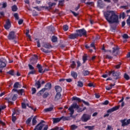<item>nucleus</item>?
Masks as SVG:
<instances>
[{"label": "nucleus", "instance_id": "nucleus-1", "mask_svg": "<svg viewBox=\"0 0 130 130\" xmlns=\"http://www.w3.org/2000/svg\"><path fill=\"white\" fill-rule=\"evenodd\" d=\"M104 15L109 24H113L111 25L110 30L112 32H115V30H116V27L119 24L118 15L115 13L114 11L112 10L105 11L104 13Z\"/></svg>", "mask_w": 130, "mask_h": 130}, {"label": "nucleus", "instance_id": "nucleus-2", "mask_svg": "<svg viewBox=\"0 0 130 130\" xmlns=\"http://www.w3.org/2000/svg\"><path fill=\"white\" fill-rule=\"evenodd\" d=\"M74 109H77V112L80 113L83 112V109L81 108H80L78 104L76 102H74L73 104L68 109V110L70 111V115H73L74 113L75 112V110Z\"/></svg>", "mask_w": 130, "mask_h": 130}, {"label": "nucleus", "instance_id": "nucleus-3", "mask_svg": "<svg viewBox=\"0 0 130 130\" xmlns=\"http://www.w3.org/2000/svg\"><path fill=\"white\" fill-rule=\"evenodd\" d=\"M72 101H77L79 103H81V102H83V104H84L85 105H86V106H90V103L88 102H86L84 101V100H82L79 98H78L77 96H73L72 98Z\"/></svg>", "mask_w": 130, "mask_h": 130}, {"label": "nucleus", "instance_id": "nucleus-4", "mask_svg": "<svg viewBox=\"0 0 130 130\" xmlns=\"http://www.w3.org/2000/svg\"><path fill=\"white\" fill-rule=\"evenodd\" d=\"M76 32L78 36H79V37H82V36H85V37H87V31H86L85 28L77 29L76 30Z\"/></svg>", "mask_w": 130, "mask_h": 130}, {"label": "nucleus", "instance_id": "nucleus-5", "mask_svg": "<svg viewBox=\"0 0 130 130\" xmlns=\"http://www.w3.org/2000/svg\"><path fill=\"white\" fill-rule=\"evenodd\" d=\"M119 109V106H116L107 111V113L104 115V117H108L109 116V113H111L114 112V111H116V110H118Z\"/></svg>", "mask_w": 130, "mask_h": 130}, {"label": "nucleus", "instance_id": "nucleus-6", "mask_svg": "<svg viewBox=\"0 0 130 130\" xmlns=\"http://www.w3.org/2000/svg\"><path fill=\"white\" fill-rule=\"evenodd\" d=\"M110 74H112L113 77H114V80H118L120 79V72L115 71H112L110 72Z\"/></svg>", "mask_w": 130, "mask_h": 130}, {"label": "nucleus", "instance_id": "nucleus-7", "mask_svg": "<svg viewBox=\"0 0 130 130\" xmlns=\"http://www.w3.org/2000/svg\"><path fill=\"white\" fill-rule=\"evenodd\" d=\"M90 119H91V115L87 114H83L81 117V120L83 122H87Z\"/></svg>", "mask_w": 130, "mask_h": 130}, {"label": "nucleus", "instance_id": "nucleus-8", "mask_svg": "<svg viewBox=\"0 0 130 130\" xmlns=\"http://www.w3.org/2000/svg\"><path fill=\"white\" fill-rule=\"evenodd\" d=\"M29 60L31 64H35L36 63H37V61H38V56L36 54L34 55L32 57L29 59Z\"/></svg>", "mask_w": 130, "mask_h": 130}, {"label": "nucleus", "instance_id": "nucleus-9", "mask_svg": "<svg viewBox=\"0 0 130 130\" xmlns=\"http://www.w3.org/2000/svg\"><path fill=\"white\" fill-rule=\"evenodd\" d=\"M7 59L4 58L0 59V68H6L7 66Z\"/></svg>", "mask_w": 130, "mask_h": 130}, {"label": "nucleus", "instance_id": "nucleus-10", "mask_svg": "<svg viewBox=\"0 0 130 130\" xmlns=\"http://www.w3.org/2000/svg\"><path fill=\"white\" fill-rule=\"evenodd\" d=\"M120 122L121 124V126L124 127L126 126L128 124H129L130 123V119H126V118H125L123 120H120Z\"/></svg>", "mask_w": 130, "mask_h": 130}, {"label": "nucleus", "instance_id": "nucleus-11", "mask_svg": "<svg viewBox=\"0 0 130 130\" xmlns=\"http://www.w3.org/2000/svg\"><path fill=\"white\" fill-rule=\"evenodd\" d=\"M9 40H14L15 38H16V36H15V31H12L9 32V35L7 37Z\"/></svg>", "mask_w": 130, "mask_h": 130}, {"label": "nucleus", "instance_id": "nucleus-12", "mask_svg": "<svg viewBox=\"0 0 130 130\" xmlns=\"http://www.w3.org/2000/svg\"><path fill=\"white\" fill-rule=\"evenodd\" d=\"M118 51H119V48L118 46L114 47L113 48L112 53L114 56H116V55L118 54Z\"/></svg>", "mask_w": 130, "mask_h": 130}, {"label": "nucleus", "instance_id": "nucleus-13", "mask_svg": "<svg viewBox=\"0 0 130 130\" xmlns=\"http://www.w3.org/2000/svg\"><path fill=\"white\" fill-rule=\"evenodd\" d=\"M52 85H51V83L48 82L45 85V88H42V91H46V90H50Z\"/></svg>", "mask_w": 130, "mask_h": 130}, {"label": "nucleus", "instance_id": "nucleus-14", "mask_svg": "<svg viewBox=\"0 0 130 130\" xmlns=\"http://www.w3.org/2000/svg\"><path fill=\"white\" fill-rule=\"evenodd\" d=\"M4 27L6 30H9L11 28V21L8 19L6 20V24L4 25Z\"/></svg>", "mask_w": 130, "mask_h": 130}, {"label": "nucleus", "instance_id": "nucleus-15", "mask_svg": "<svg viewBox=\"0 0 130 130\" xmlns=\"http://www.w3.org/2000/svg\"><path fill=\"white\" fill-rule=\"evenodd\" d=\"M104 6H105V4H104V3H103V1H102V0H98V7H99L100 9H103V8H104Z\"/></svg>", "mask_w": 130, "mask_h": 130}, {"label": "nucleus", "instance_id": "nucleus-16", "mask_svg": "<svg viewBox=\"0 0 130 130\" xmlns=\"http://www.w3.org/2000/svg\"><path fill=\"white\" fill-rule=\"evenodd\" d=\"M78 37H79V36H78V34L77 33L71 34L69 36V39H72L73 40L78 38Z\"/></svg>", "mask_w": 130, "mask_h": 130}, {"label": "nucleus", "instance_id": "nucleus-17", "mask_svg": "<svg viewBox=\"0 0 130 130\" xmlns=\"http://www.w3.org/2000/svg\"><path fill=\"white\" fill-rule=\"evenodd\" d=\"M43 47H44L45 48H47V49H50L52 48V46L50 45V44L49 43H45L43 45Z\"/></svg>", "mask_w": 130, "mask_h": 130}, {"label": "nucleus", "instance_id": "nucleus-18", "mask_svg": "<svg viewBox=\"0 0 130 130\" xmlns=\"http://www.w3.org/2000/svg\"><path fill=\"white\" fill-rule=\"evenodd\" d=\"M55 90L56 93H61V91H62V89L59 85L55 86Z\"/></svg>", "mask_w": 130, "mask_h": 130}, {"label": "nucleus", "instance_id": "nucleus-19", "mask_svg": "<svg viewBox=\"0 0 130 130\" xmlns=\"http://www.w3.org/2000/svg\"><path fill=\"white\" fill-rule=\"evenodd\" d=\"M61 97V93L57 92L54 98V101H58L59 99H60Z\"/></svg>", "mask_w": 130, "mask_h": 130}, {"label": "nucleus", "instance_id": "nucleus-20", "mask_svg": "<svg viewBox=\"0 0 130 130\" xmlns=\"http://www.w3.org/2000/svg\"><path fill=\"white\" fill-rule=\"evenodd\" d=\"M37 68L39 70V73H40V74H43V69L42 68L43 67L41 66V64H38L37 66Z\"/></svg>", "mask_w": 130, "mask_h": 130}, {"label": "nucleus", "instance_id": "nucleus-21", "mask_svg": "<svg viewBox=\"0 0 130 130\" xmlns=\"http://www.w3.org/2000/svg\"><path fill=\"white\" fill-rule=\"evenodd\" d=\"M61 120H63V121H66V120H71V117L70 116H61L60 117Z\"/></svg>", "mask_w": 130, "mask_h": 130}, {"label": "nucleus", "instance_id": "nucleus-22", "mask_svg": "<svg viewBox=\"0 0 130 130\" xmlns=\"http://www.w3.org/2000/svg\"><path fill=\"white\" fill-rule=\"evenodd\" d=\"M82 76H84V77H87V76H88V75H90V72L88 70H83L82 72Z\"/></svg>", "mask_w": 130, "mask_h": 130}, {"label": "nucleus", "instance_id": "nucleus-23", "mask_svg": "<svg viewBox=\"0 0 130 130\" xmlns=\"http://www.w3.org/2000/svg\"><path fill=\"white\" fill-rule=\"evenodd\" d=\"M53 110V106L48 108H46L44 110L45 112H50Z\"/></svg>", "mask_w": 130, "mask_h": 130}, {"label": "nucleus", "instance_id": "nucleus-24", "mask_svg": "<svg viewBox=\"0 0 130 130\" xmlns=\"http://www.w3.org/2000/svg\"><path fill=\"white\" fill-rule=\"evenodd\" d=\"M61 120L60 118H53V123H57L59 122Z\"/></svg>", "mask_w": 130, "mask_h": 130}, {"label": "nucleus", "instance_id": "nucleus-25", "mask_svg": "<svg viewBox=\"0 0 130 130\" xmlns=\"http://www.w3.org/2000/svg\"><path fill=\"white\" fill-rule=\"evenodd\" d=\"M71 76L74 78V79H77L78 77V73L75 71H72L71 72Z\"/></svg>", "mask_w": 130, "mask_h": 130}, {"label": "nucleus", "instance_id": "nucleus-26", "mask_svg": "<svg viewBox=\"0 0 130 130\" xmlns=\"http://www.w3.org/2000/svg\"><path fill=\"white\" fill-rule=\"evenodd\" d=\"M35 86L37 88V89H40L41 87V83H40V81H38L35 83Z\"/></svg>", "mask_w": 130, "mask_h": 130}, {"label": "nucleus", "instance_id": "nucleus-27", "mask_svg": "<svg viewBox=\"0 0 130 130\" xmlns=\"http://www.w3.org/2000/svg\"><path fill=\"white\" fill-rule=\"evenodd\" d=\"M11 9L12 12H17V11H18V7L15 5L12 6Z\"/></svg>", "mask_w": 130, "mask_h": 130}, {"label": "nucleus", "instance_id": "nucleus-28", "mask_svg": "<svg viewBox=\"0 0 130 130\" xmlns=\"http://www.w3.org/2000/svg\"><path fill=\"white\" fill-rule=\"evenodd\" d=\"M48 5L50 9H51L52 7H53V6H56V3H52L49 2L48 3Z\"/></svg>", "mask_w": 130, "mask_h": 130}, {"label": "nucleus", "instance_id": "nucleus-29", "mask_svg": "<svg viewBox=\"0 0 130 130\" xmlns=\"http://www.w3.org/2000/svg\"><path fill=\"white\" fill-rule=\"evenodd\" d=\"M29 33H30V30L29 29H26V32L25 33V35L27 37L29 38V39H30L31 38V36L29 35Z\"/></svg>", "mask_w": 130, "mask_h": 130}, {"label": "nucleus", "instance_id": "nucleus-30", "mask_svg": "<svg viewBox=\"0 0 130 130\" xmlns=\"http://www.w3.org/2000/svg\"><path fill=\"white\" fill-rule=\"evenodd\" d=\"M94 127H95L94 125H92V126H84V128H88V130H93V129H94Z\"/></svg>", "mask_w": 130, "mask_h": 130}, {"label": "nucleus", "instance_id": "nucleus-31", "mask_svg": "<svg viewBox=\"0 0 130 130\" xmlns=\"http://www.w3.org/2000/svg\"><path fill=\"white\" fill-rule=\"evenodd\" d=\"M76 62H75V61H72L71 64V68H72V69H75L76 68Z\"/></svg>", "mask_w": 130, "mask_h": 130}, {"label": "nucleus", "instance_id": "nucleus-32", "mask_svg": "<svg viewBox=\"0 0 130 130\" xmlns=\"http://www.w3.org/2000/svg\"><path fill=\"white\" fill-rule=\"evenodd\" d=\"M7 73L8 75H10L11 76H15V72L13 70H10Z\"/></svg>", "mask_w": 130, "mask_h": 130}, {"label": "nucleus", "instance_id": "nucleus-33", "mask_svg": "<svg viewBox=\"0 0 130 130\" xmlns=\"http://www.w3.org/2000/svg\"><path fill=\"white\" fill-rule=\"evenodd\" d=\"M57 42V37L55 36L52 37V42Z\"/></svg>", "mask_w": 130, "mask_h": 130}, {"label": "nucleus", "instance_id": "nucleus-34", "mask_svg": "<svg viewBox=\"0 0 130 130\" xmlns=\"http://www.w3.org/2000/svg\"><path fill=\"white\" fill-rule=\"evenodd\" d=\"M83 86H84V83H83V82H82L81 81H78V84H77V86L78 87H83Z\"/></svg>", "mask_w": 130, "mask_h": 130}, {"label": "nucleus", "instance_id": "nucleus-35", "mask_svg": "<svg viewBox=\"0 0 130 130\" xmlns=\"http://www.w3.org/2000/svg\"><path fill=\"white\" fill-rule=\"evenodd\" d=\"M20 86L21 85H20V83L18 82H16L14 83L13 88H19V87H20Z\"/></svg>", "mask_w": 130, "mask_h": 130}, {"label": "nucleus", "instance_id": "nucleus-36", "mask_svg": "<svg viewBox=\"0 0 130 130\" xmlns=\"http://www.w3.org/2000/svg\"><path fill=\"white\" fill-rule=\"evenodd\" d=\"M32 125H35L37 123V120H36V117H34L32 120Z\"/></svg>", "mask_w": 130, "mask_h": 130}, {"label": "nucleus", "instance_id": "nucleus-37", "mask_svg": "<svg viewBox=\"0 0 130 130\" xmlns=\"http://www.w3.org/2000/svg\"><path fill=\"white\" fill-rule=\"evenodd\" d=\"M82 60L83 61V63H85L86 62V61L88 60V56H83Z\"/></svg>", "mask_w": 130, "mask_h": 130}, {"label": "nucleus", "instance_id": "nucleus-38", "mask_svg": "<svg viewBox=\"0 0 130 130\" xmlns=\"http://www.w3.org/2000/svg\"><path fill=\"white\" fill-rule=\"evenodd\" d=\"M23 92H24V89H21L18 90V91H17V94H18L19 95H21V96H22V95H23Z\"/></svg>", "mask_w": 130, "mask_h": 130}, {"label": "nucleus", "instance_id": "nucleus-39", "mask_svg": "<svg viewBox=\"0 0 130 130\" xmlns=\"http://www.w3.org/2000/svg\"><path fill=\"white\" fill-rule=\"evenodd\" d=\"M49 30L50 31V32H52V33H54V27L51 26H49Z\"/></svg>", "mask_w": 130, "mask_h": 130}, {"label": "nucleus", "instance_id": "nucleus-40", "mask_svg": "<svg viewBox=\"0 0 130 130\" xmlns=\"http://www.w3.org/2000/svg\"><path fill=\"white\" fill-rule=\"evenodd\" d=\"M17 98H18V94H14L12 98V101H16V100H17Z\"/></svg>", "mask_w": 130, "mask_h": 130}, {"label": "nucleus", "instance_id": "nucleus-41", "mask_svg": "<svg viewBox=\"0 0 130 130\" xmlns=\"http://www.w3.org/2000/svg\"><path fill=\"white\" fill-rule=\"evenodd\" d=\"M35 74H36V71L31 70L28 73V76H30V75H35Z\"/></svg>", "mask_w": 130, "mask_h": 130}, {"label": "nucleus", "instance_id": "nucleus-42", "mask_svg": "<svg viewBox=\"0 0 130 130\" xmlns=\"http://www.w3.org/2000/svg\"><path fill=\"white\" fill-rule=\"evenodd\" d=\"M5 100H7V101H8L9 103H13V102H12V101H13L12 98H6Z\"/></svg>", "mask_w": 130, "mask_h": 130}, {"label": "nucleus", "instance_id": "nucleus-43", "mask_svg": "<svg viewBox=\"0 0 130 130\" xmlns=\"http://www.w3.org/2000/svg\"><path fill=\"white\" fill-rule=\"evenodd\" d=\"M41 50H42V51H43V52H44L45 53H49V52H50L49 50H46L45 49H44V48H41Z\"/></svg>", "mask_w": 130, "mask_h": 130}, {"label": "nucleus", "instance_id": "nucleus-44", "mask_svg": "<svg viewBox=\"0 0 130 130\" xmlns=\"http://www.w3.org/2000/svg\"><path fill=\"white\" fill-rule=\"evenodd\" d=\"M63 30L64 31H68L69 30V26L68 25H64L63 26Z\"/></svg>", "mask_w": 130, "mask_h": 130}, {"label": "nucleus", "instance_id": "nucleus-45", "mask_svg": "<svg viewBox=\"0 0 130 130\" xmlns=\"http://www.w3.org/2000/svg\"><path fill=\"white\" fill-rule=\"evenodd\" d=\"M31 120H32V118L31 117L28 118L26 121V124H29Z\"/></svg>", "mask_w": 130, "mask_h": 130}, {"label": "nucleus", "instance_id": "nucleus-46", "mask_svg": "<svg viewBox=\"0 0 130 130\" xmlns=\"http://www.w3.org/2000/svg\"><path fill=\"white\" fill-rule=\"evenodd\" d=\"M49 95V93L48 92H46L45 93H44L43 97V98H47L48 97V95Z\"/></svg>", "mask_w": 130, "mask_h": 130}, {"label": "nucleus", "instance_id": "nucleus-47", "mask_svg": "<svg viewBox=\"0 0 130 130\" xmlns=\"http://www.w3.org/2000/svg\"><path fill=\"white\" fill-rule=\"evenodd\" d=\"M21 106L22 108H23V109H26V108H27V105H26L25 103H22Z\"/></svg>", "mask_w": 130, "mask_h": 130}, {"label": "nucleus", "instance_id": "nucleus-48", "mask_svg": "<svg viewBox=\"0 0 130 130\" xmlns=\"http://www.w3.org/2000/svg\"><path fill=\"white\" fill-rule=\"evenodd\" d=\"M71 127L72 130H75V129H77V128L78 127V126H77L75 124H73V125H71Z\"/></svg>", "mask_w": 130, "mask_h": 130}, {"label": "nucleus", "instance_id": "nucleus-49", "mask_svg": "<svg viewBox=\"0 0 130 130\" xmlns=\"http://www.w3.org/2000/svg\"><path fill=\"white\" fill-rule=\"evenodd\" d=\"M124 78L125 79V80H127V81L129 80V76L126 73L124 74Z\"/></svg>", "mask_w": 130, "mask_h": 130}, {"label": "nucleus", "instance_id": "nucleus-50", "mask_svg": "<svg viewBox=\"0 0 130 130\" xmlns=\"http://www.w3.org/2000/svg\"><path fill=\"white\" fill-rule=\"evenodd\" d=\"M122 38H123V39H128L129 37L128 35H127V34H124L123 35Z\"/></svg>", "mask_w": 130, "mask_h": 130}, {"label": "nucleus", "instance_id": "nucleus-51", "mask_svg": "<svg viewBox=\"0 0 130 130\" xmlns=\"http://www.w3.org/2000/svg\"><path fill=\"white\" fill-rule=\"evenodd\" d=\"M77 69L78 70L79 68H80L81 66H82V63H81V62H80V61H77Z\"/></svg>", "mask_w": 130, "mask_h": 130}, {"label": "nucleus", "instance_id": "nucleus-52", "mask_svg": "<svg viewBox=\"0 0 130 130\" xmlns=\"http://www.w3.org/2000/svg\"><path fill=\"white\" fill-rule=\"evenodd\" d=\"M106 58H107V59H112V58H113V57L110 56V55H106Z\"/></svg>", "mask_w": 130, "mask_h": 130}, {"label": "nucleus", "instance_id": "nucleus-53", "mask_svg": "<svg viewBox=\"0 0 130 130\" xmlns=\"http://www.w3.org/2000/svg\"><path fill=\"white\" fill-rule=\"evenodd\" d=\"M14 17L15 18L16 20H19V14H18V13H15Z\"/></svg>", "mask_w": 130, "mask_h": 130}, {"label": "nucleus", "instance_id": "nucleus-54", "mask_svg": "<svg viewBox=\"0 0 130 130\" xmlns=\"http://www.w3.org/2000/svg\"><path fill=\"white\" fill-rule=\"evenodd\" d=\"M7 2L4 3L2 5V9H5V8H7Z\"/></svg>", "mask_w": 130, "mask_h": 130}, {"label": "nucleus", "instance_id": "nucleus-55", "mask_svg": "<svg viewBox=\"0 0 130 130\" xmlns=\"http://www.w3.org/2000/svg\"><path fill=\"white\" fill-rule=\"evenodd\" d=\"M32 91V94L34 95V94H35L36 93V88L35 87H32L31 89Z\"/></svg>", "mask_w": 130, "mask_h": 130}, {"label": "nucleus", "instance_id": "nucleus-56", "mask_svg": "<svg viewBox=\"0 0 130 130\" xmlns=\"http://www.w3.org/2000/svg\"><path fill=\"white\" fill-rule=\"evenodd\" d=\"M90 47H92L93 48H94V49H96V47H95V42H93L90 44Z\"/></svg>", "mask_w": 130, "mask_h": 130}, {"label": "nucleus", "instance_id": "nucleus-57", "mask_svg": "<svg viewBox=\"0 0 130 130\" xmlns=\"http://www.w3.org/2000/svg\"><path fill=\"white\" fill-rule=\"evenodd\" d=\"M63 3H64V0L59 1V5L60 6H63Z\"/></svg>", "mask_w": 130, "mask_h": 130}, {"label": "nucleus", "instance_id": "nucleus-58", "mask_svg": "<svg viewBox=\"0 0 130 130\" xmlns=\"http://www.w3.org/2000/svg\"><path fill=\"white\" fill-rule=\"evenodd\" d=\"M44 92H45V91L42 90V89L41 90L39 91V92L38 93V95H42V93H44Z\"/></svg>", "mask_w": 130, "mask_h": 130}, {"label": "nucleus", "instance_id": "nucleus-59", "mask_svg": "<svg viewBox=\"0 0 130 130\" xmlns=\"http://www.w3.org/2000/svg\"><path fill=\"white\" fill-rule=\"evenodd\" d=\"M111 129H113V128H112V126L110 125H108L106 130H111Z\"/></svg>", "mask_w": 130, "mask_h": 130}, {"label": "nucleus", "instance_id": "nucleus-60", "mask_svg": "<svg viewBox=\"0 0 130 130\" xmlns=\"http://www.w3.org/2000/svg\"><path fill=\"white\" fill-rule=\"evenodd\" d=\"M28 67H29V70H30L31 71L34 70V67H33L32 65L29 64Z\"/></svg>", "mask_w": 130, "mask_h": 130}, {"label": "nucleus", "instance_id": "nucleus-61", "mask_svg": "<svg viewBox=\"0 0 130 130\" xmlns=\"http://www.w3.org/2000/svg\"><path fill=\"white\" fill-rule=\"evenodd\" d=\"M6 108V106H2L0 107V113L2 112V110H4Z\"/></svg>", "mask_w": 130, "mask_h": 130}, {"label": "nucleus", "instance_id": "nucleus-62", "mask_svg": "<svg viewBox=\"0 0 130 130\" xmlns=\"http://www.w3.org/2000/svg\"><path fill=\"white\" fill-rule=\"evenodd\" d=\"M109 104V101L106 100L104 103H103V105H108Z\"/></svg>", "mask_w": 130, "mask_h": 130}, {"label": "nucleus", "instance_id": "nucleus-63", "mask_svg": "<svg viewBox=\"0 0 130 130\" xmlns=\"http://www.w3.org/2000/svg\"><path fill=\"white\" fill-rule=\"evenodd\" d=\"M88 87H92V88H95V85L92 83H89L88 85Z\"/></svg>", "mask_w": 130, "mask_h": 130}, {"label": "nucleus", "instance_id": "nucleus-64", "mask_svg": "<svg viewBox=\"0 0 130 130\" xmlns=\"http://www.w3.org/2000/svg\"><path fill=\"white\" fill-rule=\"evenodd\" d=\"M12 120L13 122H15L16 120H17V118L16 117V116H12Z\"/></svg>", "mask_w": 130, "mask_h": 130}]
</instances>
